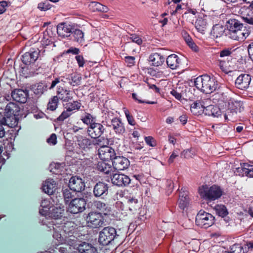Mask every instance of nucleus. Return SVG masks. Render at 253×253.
<instances>
[{
  "label": "nucleus",
  "mask_w": 253,
  "mask_h": 253,
  "mask_svg": "<svg viewBox=\"0 0 253 253\" xmlns=\"http://www.w3.org/2000/svg\"><path fill=\"white\" fill-rule=\"evenodd\" d=\"M202 113L205 115L217 118L221 115L220 109L218 106L213 105L205 107L202 110Z\"/></svg>",
  "instance_id": "nucleus-26"
},
{
  "label": "nucleus",
  "mask_w": 253,
  "mask_h": 253,
  "mask_svg": "<svg viewBox=\"0 0 253 253\" xmlns=\"http://www.w3.org/2000/svg\"><path fill=\"white\" fill-rule=\"evenodd\" d=\"M108 189L107 183L99 181L93 187V195L95 198L103 199L108 194Z\"/></svg>",
  "instance_id": "nucleus-13"
},
{
  "label": "nucleus",
  "mask_w": 253,
  "mask_h": 253,
  "mask_svg": "<svg viewBox=\"0 0 253 253\" xmlns=\"http://www.w3.org/2000/svg\"><path fill=\"white\" fill-rule=\"evenodd\" d=\"M18 120L15 115H6L0 119V124L7 126L9 127H14L18 124Z\"/></svg>",
  "instance_id": "nucleus-29"
},
{
  "label": "nucleus",
  "mask_w": 253,
  "mask_h": 253,
  "mask_svg": "<svg viewBox=\"0 0 253 253\" xmlns=\"http://www.w3.org/2000/svg\"><path fill=\"white\" fill-rule=\"evenodd\" d=\"M111 180L114 185L118 187H125L130 183L132 179L126 175L116 173L111 175Z\"/></svg>",
  "instance_id": "nucleus-12"
},
{
  "label": "nucleus",
  "mask_w": 253,
  "mask_h": 253,
  "mask_svg": "<svg viewBox=\"0 0 253 253\" xmlns=\"http://www.w3.org/2000/svg\"><path fill=\"white\" fill-rule=\"evenodd\" d=\"M232 52L233 50H232L231 48L224 49L220 52V56L221 57L229 56L232 54Z\"/></svg>",
  "instance_id": "nucleus-60"
},
{
  "label": "nucleus",
  "mask_w": 253,
  "mask_h": 253,
  "mask_svg": "<svg viewBox=\"0 0 253 253\" xmlns=\"http://www.w3.org/2000/svg\"><path fill=\"white\" fill-rule=\"evenodd\" d=\"M37 7L40 11H45L50 9L51 5L49 3V1L46 0L39 3Z\"/></svg>",
  "instance_id": "nucleus-49"
},
{
  "label": "nucleus",
  "mask_w": 253,
  "mask_h": 253,
  "mask_svg": "<svg viewBox=\"0 0 253 253\" xmlns=\"http://www.w3.org/2000/svg\"><path fill=\"white\" fill-rule=\"evenodd\" d=\"M86 223L88 226L97 228L103 226L104 218L102 214L97 212H90L86 217Z\"/></svg>",
  "instance_id": "nucleus-9"
},
{
  "label": "nucleus",
  "mask_w": 253,
  "mask_h": 253,
  "mask_svg": "<svg viewBox=\"0 0 253 253\" xmlns=\"http://www.w3.org/2000/svg\"><path fill=\"white\" fill-rule=\"evenodd\" d=\"M219 64L218 66L221 70L224 73L227 74L229 73L232 72V68L230 63V60L229 58H227V60H218Z\"/></svg>",
  "instance_id": "nucleus-37"
},
{
  "label": "nucleus",
  "mask_w": 253,
  "mask_h": 253,
  "mask_svg": "<svg viewBox=\"0 0 253 253\" xmlns=\"http://www.w3.org/2000/svg\"><path fill=\"white\" fill-rule=\"evenodd\" d=\"M64 110L60 115L57 118V121L58 122H63L65 119H67L69 117H70L73 113V112H71L67 108H65Z\"/></svg>",
  "instance_id": "nucleus-48"
},
{
  "label": "nucleus",
  "mask_w": 253,
  "mask_h": 253,
  "mask_svg": "<svg viewBox=\"0 0 253 253\" xmlns=\"http://www.w3.org/2000/svg\"><path fill=\"white\" fill-rule=\"evenodd\" d=\"M71 91L61 86H58L56 90V95L58 100L62 102H68L73 99Z\"/></svg>",
  "instance_id": "nucleus-22"
},
{
  "label": "nucleus",
  "mask_w": 253,
  "mask_h": 253,
  "mask_svg": "<svg viewBox=\"0 0 253 253\" xmlns=\"http://www.w3.org/2000/svg\"><path fill=\"white\" fill-rule=\"evenodd\" d=\"M73 27L74 26L67 23H60L57 26V33L62 38L69 37Z\"/></svg>",
  "instance_id": "nucleus-19"
},
{
  "label": "nucleus",
  "mask_w": 253,
  "mask_h": 253,
  "mask_svg": "<svg viewBox=\"0 0 253 253\" xmlns=\"http://www.w3.org/2000/svg\"><path fill=\"white\" fill-rule=\"evenodd\" d=\"M59 100L57 96H53L50 98L47 104V109L53 111H55L58 107Z\"/></svg>",
  "instance_id": "nucleus-45"
},
{
  "label": "nucleus",
  "mask_w": 253,
  "mask_h": 253,
  "mask_svg": "<svg viewBox=\"0 0 253 253\" xmlns=\"http://www.w3.org/2000/svg\"><path fill=\"white\" fill-rule=\"evenodd\" d=\"M119 236L115 228L110 226L106 227L99 232L98 242L102 246H107L111 244Z\"/></svg>",
  "instance_id": "nucleus-5"
},
{
  "label": "nucleus",
  "mask_w": 253,
  "mask_h": 253,
  "mask_svg": "<svg viewBox=\"0 0 253 253\" xmlns=\"http://www.w3.org/2000/svg\"><path fill=\"white\" fill-rule=\"evenodd\" d=\"M226 28L227 30L237 29H245L244 24L239 20L235 18H230L226 23Z\"/></svg>",
  "instance_id": "nucleus-33"
},
{
  "label": "nucleus",
  "mask_w": 253,
  "mask_h": 253,
  "mask_svg": "<svg viewBox=\"0 0 253 253\" xmlns=\"http://www.w3.org/2000/svg\"><path fill=\"white\" fill-rule=\"evenodd\" d=\"M199 193L204 199L212 201L220 198L222 195L223 191L221 188L216 185H213L211 187L205 185L199 188Z\"/></svg>",
  "instance_id": "nucleus-3"
},
{
  "label": "nucleus",
  "mask_w": 253,
  "mask_h": 253,
  "mask_svg": "<svg viewBox=\"0 0 253 253\" xmlns=\"http://www.w3.org/2000/svg\"><path fill=\"white\" fill-rule=\"evenodd\" d=\"M246 247L244 249L239 244H235L231 247V253H246Z\"/></svg>",
  "instance_id": "nucleus-47"
},
{
  "label": "nucleus",
  "mask_w": 253,
  "mask_h": 253,
  "mask_svg": "<svg viewBox=\"0 0 253 253\" xmlns=\"http://www.w3.org/2000/svg\"><path fill=\"white\" fill-rule=\"evenodd\" d=\"M245 22L253 26V10L246 6L241 7L238 11Z\"/></svg>",
  "instance_id": "nucleus-21"
},
{
  "label": "nucleus",
  "mask_w": 253,
  "mask_h": 253,
  "mask_svg": "<svg viewBox=\"0 0 253 253\" xmlns=\"http://www.w3.org/2000/svg\"><path fill=\"white\" fill-rule=\"evenodd\" d=\"M205 107L203 105L202 103L200 101H196L191 105V112L194 115H199L201 112H202Z\"/></svg>",
  "instance_id": "nucleus-39"
},
{
  "label": "nucleus",
  "mask_w": 253,
  "mask_h": 253,
  "mask_svg": "<svg viewBox=\"0 0 253 253\" xmlns=\"http://www.w3.org/2000/svg\"><path fill=\"white\" fill-rule=\"evenodd\" d=\"M105 128L101 123L95 122L86 128V132L91 138H98L104 133Z\"/></svg>",
  "instance_id": "nucleus-11"
},
{
  "label": "nucleus",
  "mask_w": 253,
  "mask_h": 253,
  "mask_svg": "<svg viewBox=\"0 0 253 253\" xmlns=\"http://www.w3.org/2000/svg\"><path fill=\"white\" fill-rule=\"evenodd\" d=\"M27 108L28 109V111L31 113L37 112L38 110L37 105L34 103L29 104Z\"/></svg>",
  "instance_id": "nucleus-63"
},
{
  "label": "nucleus",
  "mask_w": 253,
  "mask_h": 253,
  "mask_svg": "<svg viewBox=\"0 0 253 253\" xmlns=\"http://www.w3.org/2000/svg\"><path fill=\"white\" fill-rule=\"evenodd\" d=\"M98 154L100 159L104 161L111 160L112 162L116 155L115 150L107 146H103L100 148Z\"/></svg>",
  "instance_id": "nucleus-16"
},
{
  "label": "nucleus",
  "mask_w": 253,
  "mask_h": 253,
  "mask_svg": "<svg viewBox=\"0 0 253 253\" xmlns=\"http://www.w3.org/2000/svg\"><path fill=\"white\" fill-rule=\"evenodd\" d=\"M63 81L62 78L60 77L56 78L54 80L52 81L51 85L48 87V89H53L58 83H60L61 82Z\"/></svg>",
  "instance_id": "nucleus-62"
},
{
  "label": "nucleus",
  "mask_w": 253,
  "mask_h": 253,
  "mask_svg": "<svg viewBox=\"0 0 253 253\" xmlns=\"http://www.w3.org/2000/svg\"><path fill=\"white\" fill-rule=\"evenodd\" d=\"M206 22L202 18L197 19L195 22V27L201 33H203L206 26Z\"/></svg>",
  "instance_id": "nucleus-46"
},
{
  "label": "nucleus",
  "mask_w": 253,
  "mask_h": 253,
  "mask_svg": "<svg viewBox=\"0 0 253 253\" xmlns=\"http://www.w3.org/2000/svg\"><path fill=\"white\" fill-rule=\"evenodd\" d=\"M252 80V76L248 74L240 75L235 80V86L241 90H246L249 88Z\"/></svg>",
  "instance_id": "nucleus-14"
},
{
  "label": "nucleus",
  "mask_w": 253,
  "mask_h": 253,
  "mask_svg": "<svg viewBox=\"0 0 253 253\" xmlns=\"http://www.w3.org/2000/svg\"><path fill=\"white\" fill-rule=\"evenodd\" d=\"M113 168L117 170H124L127 169L130 162L128 159L123 156H116L112 161Z\"/></svg>",
  "instance_id": "nucleus-17"
},
{
  "label": "nucleus",
  "mask_w": 253,
  "mask_h": 253,
  "mask_svg": "<svg viewBox=\"0 0 253 253\" xmlns=\"http://www.w3.org/2000/svg\"><path fill=\"white\" fill-rule=\"evenodd\" d=\"M226 28L222 24L220 23L213 26L211 31V34L214 38H220L225 33Z\"/></svg>",
  "instance_id": "nucleus-31"
},
{
  "label": "nucleus",
  "mask_w": 253,
  "mask_h": 253,
  "mask_svg": "<svg viewBox=\"0 0 253 253\" xmlns=\"http://www.w3.org/2000/svg\"><path fill=\"white\" fill-rule=\"evenodd\" d=\"M63 197L65 204L70 203L75 198L76 192L73 191L69 186L63 187L62 189Z\"/></svg>",
  "instance_id": "nucleus-32"
},
{
  "label": "nucleus",
  "mask_w": 253,
  "mask_h": 253,
  "mask_svg": "<svg viewBox=\"0 0 253 253\" xmlns=\"http://www.w3.org/2000/svg\"><path fill=\"white\" fill-rule=\"evenodd\" d=\"M249 167V164L243 163L241 164V167L236 169L235 172L236 175H238L241 176H247V172L248 171V167Z\"/></svg>",
  "instance_id": "nucleus-44"
},
{
  "label": "nucleus",
  "mask_w": 253,
  "mask_h": 253,
  "mask_svg": "<svg viewBox=\"0 0 253 253\" xmlns=\"http://www.w3.org/2000/svg\"><path fill=\"white\" fill-rule=\"evenodd\" d=\"M106 162L104 161L98 162L96 165V169L105 174H109L112 170V168L111 165Z\"/></svg>",
  "instance_id": "nucleus-36"
},
{
  "label": "nucleus",
  "mask_w": 253,
  "mask_h": 253,
  "mask_svg": "<svg viewBox=\"0 0 253 253\" xmlns=\"http://www.w3.org/2000/svg\"><path fill=\"white\" fill-rule=\"evenodd\" d=\"M166 63L168 67L172 70H174L179 66L180 59L177 55L172 54L168 56L166 59Z\"/></svg>",
  "instance_id": "nucleus-28"
},
{
  "label": "nucleus",
  "mask_w": 253,
  "mask_h": 253,
  "mask_svg": "<svg viewBox=\"0 0 253 253\" xmlns=\"http://www.w3.org/2000/svg\"><path fill=\"white\" fill-rule=\"evenodd\" d=\"M46 141L48 144H52L53 145H55L57 143L56 135L55 133L51 134L50 137L47 139Z\"/></svg>",
  "instance_id": "nucleus-58"
},
{
  "label": "nucleus",
  "mask_w": 253,
  "mask_h": 253,
  "mask_svg": "<svg viewBox=\"0 0 253 253\" xmlns=\"http://www.w3.org/2000/svg\"><path fill=\"white\" fill-rule=\"evenodd\" d=\"M11 97L16 102L24 103L27 101L29 96V91L28 89H15L11 92Z\"/></svg>",
  "instance_id": "nucleus-18"
},
{
  "label": "nucleus",
  "mask_w": 253,
  "mask_h": 253,
  "mask_svg": "<svg viewBox=\"0 0 253 253\" xmlns=\"http://www.w3.org/2000/svg\"><path fill=\"white\" fill-rule=\"evenodd\" d=\"M70 37L72 41L82 43L84 41V33L81 30L74 26Z\"/></svg>",
  "instance_id": "nucleus-30"
},
{
  "label": "nucleus",
  "mask_w": 253,
  "mask_h": 253,
  "mask_svg": "<svg viewBox=\"0 0 253 253\" xmlns=\"http://www.w3.org/2000/svg\"><path fill=\"white\" fill-rule=\"evenodd\" d=\"M252 32L253 33V26H245V29L243 31V29L227 30L225 35L232 40L239 41L246 39Z\"/></svg>",
  "instance_id": "nucleus-7"
},
{
  "label": "nucleus",
  "mask_w": 253,
  "mask_h": 253,
  "mask_svg": "<svg viewBox=\"0 0 253 253\" xmlns=\"http://www.w3.org/2000/svg\"><path fill=\"white\" fill-rule=\"evenodd\" d=\"M75 59L77 62L78 66L80 67H84L85 61H84V59L82 55H78L75 57Z\"/></svg>",
  "instance_id": "nucleus-59"
},
{
  "label": "nucleus",
  "mask_w": 253,
  "mask_h": 253,
  "mask_svg": "<svg viewBox=\"0 0 253 253\" xmlns=\"http://www.w3.org/2000/svg\"><path fill=\"white\" fill-rule=\"evenodd\" d=\"M78 253H98L97 249L91 244L83 242L78 245Z\"/></svg>",
  "instance_id": "nucleus-24"
},
{
  "label": "nucleus",
  "mask_w": 253,
  "mask_h": 253,
  "mask_svg": "<svg viewBox=\"0 0 253 253\" xmlns=\"http://www.w3.org/2000/svg\"><path fill=\"white\" fill-rule=\"evenodd\" d=\"M124 113L126 118L128 124L131 126L135 125V122L133 117L131 115L127 109L124 110Z\"/></svg>",
  "instance_id": "nucleus-51"
},
{
  "label": "nucleus",
  "mask_w": 253,
  "mask_h": 253,
  "mask_svg": "<svg viewBox=\"0 0 253 253\" xmlns=\"http://www.w3.org/2000/svg\"><path fill=\"white\" fill-rule=\"evenodd\" d=\"M47 86L45 83H39L33 87L34 93L37 95H41L47 90Z\"/></svg>",
  "instance_id": "nucleus-40"
},
{
  "label": "nucleus",
  "mask_w": 253,
  "mask_h": 253,
  "mask_svg": "<svg viewBox=\"0 0 253 253\" xmlns=\"http://www.w3.org/2000/svg\"><path fill=\"white\" fill-rule=\"evenodd\" d=\"M194 84L197 89L206 94H210L218 90L220 86L214 76L207 74L200 76L196 78L194 80Z\"/></svg>",
  "instance_id": "nucleus-1"
},
{
  "label": "nucleus",
  "mask_w": 253,
  "mask_h": 253,
  "mask_svg": "<svg viewBox=\"0 0 253 253\" xmlns=\"http://www.w3.org/2000/svg\"><path fill=\"white\" fill-rule=\"evenodd\" d=\"M63 211L64 210L60 207H50L48 212V217L54 219L60 218L62 216Z\"/></svg>",
  "instance_id": "nucleus-35"
},
{
  "label": "nucleus",
  "mask_w": 253,
  "mask_h": 253,
  "mask_svg": "<svg viewBox=\"0 0 253 253\" xmlns=\"http://www.w3.org/2000/svg\"><path fill=\"white\" fill-rule=\"evenodd\" d=\"M81 120L84 124L89 126L95 122L96 117L89 113L85 112L84 115L81 116Z\"/></svg>",
  "instance_id": "nucleus-38"
},
{
  "label": "nucleus",
  "mask_w": 253,
  "mask_h": 253,
  "mask_svg": "<svg viewBox=\"0 0 253 253\" xmlns=\"http://www.w3.org/2000/svg\"><path fill=\"white\" fill-rule=\"evenodd\" d=\"M102 123H105L104 125L108 127H112L115 132L118 135H123L126 131L125 127L122 120L118 117H113L110 121H102Z\"/></svg>",
  "instance_id": "nucleus-10"
},
{
  "label": "nucleus",
  "mask_w": 253,
  "mask_h": 253,
  "mask_svg": "<svg viewBox=\"0 0 253 253\" xmlns=\"http://www.w3.org/2000/svg\"><path fill=\"white\" fill-rule=\"evenodd\" d=\"M80 52L79 48L75 47H70L68 49L64 51L63 54H69L71 53L73 55H78Z\"/></svg>",
  "instance_id": "nucleus-53"
},
{
  "label": "nucleus",
  "mask_w": 253,
  "mask_h": 253,
  "mask_svg": "<svg viewBox=\"0 0 253 253\" xmlns=\"http://www.w3.org/2000/svg\"><path fill=\"white\" fill-rule=\"evenodd\" d=\"M195 221L197 226L207 229L213 224L214 217L211 213L200 210L196 216Z\"/></svg>",
  "instance_id": "nucleus-6"
},
{
  "label": "nucleus",
  "mask_w": 253,
  "mask_h": 253,
  "mask_svg": "<svg viewBox=\"0 0 253 253\" xmlns=\"http://www.w3.org/2000/svg\"><path fill=\"white\" fill-rule=\"evenodd\" d=\"M14 106V104L12 103H9L6 106L5 110L8 115H14V110L12 108V106Z\"/></svg>",
  "instance_id": "nucleus-61"
},
{
  "label": "nucleus",
  "mask_w": 253,
  "mask_h": 253,
  "mask_svg": "<svg viewBox=\"0 0 253 253\" xmlns=\"http://www.w3.org/2000/svg\"><path fill=\"white\" fill-rule=\"evenodd\" d=\"M244 107L241 101L230 99L228 100L227 109L224 114V119L226 121L234 122L236 121L238 113H240Z\"/></svg>",
  "instance_id": "nucleus-4"
},
{
  "label": "nucleus",
  "mask_w": 253,
  "mask_h": 253,
  "mask_svg": "<svg viewBox=\"0 0 253 253\" xmlns=\"http://www.w3.org/2000/svg\"><path fill=\"white\" fill-rule=\"evenodd\" d=\"M214 210L216 214L222 217H224L228 214V210L224 205H217L215 206Z\"/></svg>",
  "instance_id": "nucleus-43"
},
{
  "label": "nucleus",
  "mask_w": 253,
  "mask_h": 253,
  "mask_svg": "<svg viewBox=\"0 0 253 253\" xmlns=\"http://www.w3.org/2000/svg\"><path fill=\"white\" fill-rule=\"evenodd\" d=\"M81 77L79 74H75L73 76L71 77V80L72 81L70 82L71 84L73 85L79 84L81 80Z\"/></svg>",
  "instance_id": "nucleus-54"
},
{
  "label": "nucleus",
  "mask_w": 253,
  "mask_h": 253,
  "mask_svg": "<svg viewBox=\"0 0 253 253\" xmlns=\"http://www.w3.org/2000/svg\"><path fill=\"white\" fill-rule=\"evenodd\" d=\"M88 7L92 12H102L106 13L109 10L108 7L97 1H92L90 2L88 4Z\"/></svg>",
  "instance_id": "nucleus-34"
},
{
  "label": "nucleus",
  "mask_w": 253,
  "mask_h": 253,
  "mask_svg": "<svg viewBox=\"0 0 253 253\" xmlns=\"http://www.w3.org/2000/svg\"><path fill=\"white\" fill-rule=\"evenodd\" d=\"M42 190L48 195H52L57 189L56 183L52 179H47L42 184Z\"/></svg>",
  "instance_id": "nucleus-27"
},
{
  "label": "nucleus",
  "mask_w": 253,
  "mask_h": 253,
  "mask_svg": "<svg viewBox=\"0 0 253 253\" xmlns=\"http://www.w3.org/2000/svg\"><path fill=\"white\" fill-rule=\"evenodd\" d=\"M94 206L99 211L103 212L104 214H107L110 211V208L108 204L100 201H96L94 202Z\"/></svg>",
  "instance_id": "nucleus-41"
},
{
  "label": "nucleus",
  "mask_w": 253,
  "mask_h": 253,
  "mask_svg": "<svg viewBox=\"0 0 253 253\" xmlns=\"http://www.w3.org/2000/svg\"><path fill=\"white\" fill-rule=\"evenodd\" d=\"M130 39L133 42L136 43L138 45L141 44L142 42V39L139 37L138 35L135 34H130Z\"/></svg>",
  "instance_id": "nucleus-56"
},
{
  "label": "nucleus",
  "mask_w": 253,
  "mask_h": 253,
  "mask_svg": "<svg viewBox=\"0 0 253 253\" xmlns=\"http://www.w3.org/2000/svg\"><path fill=\"white\" fill-rule=\"evenodd\" d=\"M93 142L89 138L79 135L77 136V144L81 150L88 151L93 147Z\"/></svg>",
  "instance_id": "nucleus-20"
},
{
  "label": "nucleus",
  "mask_w": 253,
  "mask_h": 253,
  "mask_svg": "<svg viewBox=\"0 0 253 253\" xmlns=\"http://www.w3.org/2000/svg\"><path fill=\"white\" fill-rule=\"evenodd\" d=\"M81 106L82 103L80 100L73 101L66 103L64 108H67L71 112H73V111L79 110Z\"/></svg>",
  "instance_id": "nucleus-42"
},
{
  "label": "nucleus",
  "mask_w": 253,
  "mask_h": 253,
  "mask_svg": "<svg viewBox=\"0 0 253 253\" xmlns=\"http://www.w3.org/2000/svg\"><path fill=\"white\" fill-rule=\"evenodd\" d=\"M86 201L83 198H75L69 203L67 212L76 214L83 212L85 209Z\"/></svg>",
  "instance_id": "nucleus-8"
},
{
  "label": "nucleus",
  "mask_w": 253,
  "mask_h": 253,
  "mask_svg": "<svg viewBox=\"0 0 253 253\" xmlns=\"http://www.w3.org/2000/svg\"><path fill=\"white\" fill-rule=\"evenodd\" d=\"M189 204L188 192L185 188H182L179 191L178 206L181 210H184Z\"/></svg>",
  "instance_id": "nucleus-25"
},
{
  "label": "nucleus",
  "mask_w": 253,
  "mask_h": 253,
  "mask_svg": "<svg viewBox=\"0 0 253 253\" xmlns=\"http://www.w3.org/2000/svg\"><path fill=\"white\" fill-rule=\"evenodd\" d=\"M173 182L170 179H167L166 181V193L168 195H169L172 191L174 188L173 185Z\"/></svg>",
  "instance_id": "nucleus-52"
},
{
  "label": "nucleus",
  "mask_w": 253,
  "mask_h": 253,
  "mask_svg": "<svg viewBox=\"0 0 253 253\" xmlns=\"http://www.w3.org/2000/svg\"><path fill=\"white\" fill-rule=\"evenodd\" d=\"M145 141L147 144L150 146L154 147L156 146V142L152 136H149L145 137Z\"/></svg>",
  "instance_id": "nucleus-57"
},
{
  "label": "nucleus",
  "mask_w": 253,
  "mask_h": 253,
  "mask_svg": "<svg viewBox=\"0 0 253 253\" xmlns=\"http://www.w3.org/2000/svg\"><path fill=\"white\" fill-rule=\"evenodd\" d=\"M185 40L189 46L194 51H197L198 50V47L193 42L191 37L188 35L185 38Z\"/></svg>",
  "instance_id": "nucleus-50"
},
{
  "label": "nucleus",
  "mask_w": 253,
  "mask_h": 253,
  "mask_svg": "<svg viewBox=\"0 0 253 253\" xmlns=\"http://www.w3.org/2000/svg\"><path fill=\"white\" fill-rule=\"evenodd\" d=\"M69 187L77 193L81 192L84 189L85 183L83 179L78 176H72L70 178Z\"/></svg>",
  "instance_id": "nucleus-15"
},
{
  "label": "nucleus",
  "mask_w": 253,
  "mask_h": 253,
  "mask_svg": "<svg viewBox=\"0 0 253 253\" xmlns=\"http://www.w3.org/2000/svg\"><path fill=\"white\" fill-rule=\"evenodd\" d=\"M165 57L160 53H153L149 55V61L151 62V65L154 67L162 66L165 61Z\"/></svg>",
  "instance_id": "nucleus-23"
},
{
  "label": "nucleus",
  "mask_w": 253,
  "mask_h": 253,
  "mask_svg": "<svg viewBox=\"0 0 253 253\" xmlns=\"http://www.w3.org/2000/svg\"><path fill=\"white\" fill-rule=\"evenodd\" d=\"M125 61L128 67H132L135 64V57L134 56H125Z\"/></svg>",
  "instance_id": "nucleus-55"
},
{
  "label": "nucleus",
  "mask_w": 253,
  "mask_h": 253,
  "mask_svg": "<svg viewBox=\"0 0 253 253\" xmlns=\"http://www.w3.org/2000/svg\"><path fill=\"white\" fill-rule=\"evenodd\" d=\"M45 50H40L38 48H33L28 52L24 53L21 57L22 63L25 67H22L23 71L28 69L29 67L32 70V73L35 72L38 68L35 65V62L43 57L44 55Z\"/></svg>",
  "instance_id": "nucleus-2"
},
{
  "label": "nucleus",
  "mask_w": 253,
  "mask_h": 253,
  "mask_svg": "<svg viewBox=\"0 0 253 253\" xmlns=\"http://www.w3.org/2000/svg\"><path fill=\"white\" fill-rule=\"evenodd\" d=\"M248 50L250 58L253 61V42L249 45Z\"/></svg>",
  "instance_id": "nucleus-64"
}]
</instances>
